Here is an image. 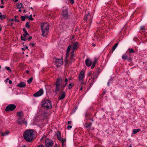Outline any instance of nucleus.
<instances>
[{
  "label": "nucleus",
  "mask_w": 147,
  "mask_h": 147,
  "mask_svg": "<svg viewBox=\"0 0 147 147\" xmlns=\"http://www.w3.org/2000/svg\"><path fill=\"white\" fill-rule=\"evenodd\" d=\"M34 131L32 129L26 130L23 134L24 140L29 142H31L34 140Z\"/></svg>",
  "instance_id": "1"
},
{
  "label": "nucleus",
  "mask_w": 147,
  "mask_h": 147,
  "mask_svg": "<svg viewBox=\"0 0 147 147\" xmlns=\"http://www.w3.org/2000/svg\"><path fill=\"white\" fill-rule=\"evenodd\" d=\"M40 29L42 32L41 35L43 37H46L49 33V26L48 24L42 23L40 24Z\"/></svg>",
  "instance_id": "2"
},
{
  "label": "nucleus",
  "mask_w": 147,
  "mask_h": 147,
  "mask_svg": "<svg viewBox=\"0 0 147 147\" xmlns=\"http://www.w3.org/2000/svg\"><path fill=\"white\" fill-rule=\"evenodd\" d=\"M42 107L47 109H51L52 107L51 101L49 99H43L42 101Z\"/></svg>",
  "instance_id": "3"
},
{
  "label": "nucleus",
  "mask_w": 147,
  "mask_h": 147,
  "mask_svg": "<svg viewBox=\"0 0 147 147\" xmlns=\"http://www.w3.org/2000/svg\"><path fill=\"white\" fill-rule=\"evenodd\" d=\"M16 108V106L15 104H10L7 105L5 108V111L7 112L12 111Z\"/></svg>",
  "instance_id": "4"
},
{
  "label": "nucleus",
  "mask_w": 147,
  "mask_h": 147,
  "mask_svg": "<svg viewBox=\"0 0 147 147\" xmlns=\"http://www.w3.org/2000/svg\"><path fill=\"white\" fill-rule=\"evenodd\" d=\"M63 62V59L62 57L61 59H55V63L56 66L57 67H60L62 64Z\"/></svg>",
  "instance_id": "5"
},
{
  "label": "nucleus",
  "mask_w": 147,
  "mask_h": 147,
  "mask_svg": "<svg viewBox=\"0 0 147 147\" xmlns=\"http://www.w3.org/2000/svg\"><path fill=\"white\" fill-rule=\"evenodd\" d=\"M68 9H66L62 11L61 15L63 18L67 19L69 18V15L68 14L67 11Z\"/></svg>",
  "instance_id": "6"
},
{
  "label": "nucleus",
  "mask_w": 147,
  "mask_h": 147,
  "mask_svg": "<svg viewBox=\"0 0 147 147\" xmlns=\"http://www.w3.org/2000/svg\"><path fill=\"white\" fill-rule=\"evenodd\" d=\"M53 144V142L51 140L49 139H46L45 142L46 147H52Z\"/></svg>",
  "instance_id": "7"
},
{
  "label": "nucleus",
  "mask_w": 147,
  "mask_h": 147,
  "mask_svg": "<svg viewBox=\"0 0 147 147\" xmlns=\"http://www.w3.org/2000/svg\"><path fill=\"white\" fill-rule=\"evenodd\" d=\"M44 93L43 90L42 89H41L38 92L34 93L33 96L35 97H38L42 95Z\"/></svg>",
  "instance_id": "8"
},
{
  "label": "nucleus",
  "mask_w": 147,
  "mask_h": 147,
  "mask_svg": "<svg viewBox=\"0 0 147 147\" xmlns=\"http://www.w3.org/2000/svg\"><path fill=\"white\" fill-rule=\"evenodd\" d=\"M92 17L91 15H90L89 13L87 15H85V16L84 20L87 21V20H89V23L91 24L92 21Z\"/></svg>",
  "instance_id": "9"
},
{
  "label": "nucleus",
  "mask_w": 147,
  "mask_h": 147,
  "mask_svg": "<svg viewBox=\"0 0 147 147\" xmlns=\"http://www.w3.org/2000/svg\"><path fill=\"white\" fill-rule=\"evenodd\" d=\"M85 77V72L84 71H82L80 73L79 76V80H83Z\"/></svg>",
  "instance_id": "10"
},
{
  "label": "nucleus",
  "mask_w": 147,
  "mask_h": 147,
  "mask_svg": "<svg viewBox=\"0 0 147 147\" xmlns=\"http://www.w3.org/2000/svg\"><path fill=\"white\" fill-rule=\"evenodd\" d=\"M56 135L57 139L61 141L64 142L65 141V139L61 138V134L59 131H58L56 133Z\"/></svg>",
  "instance_id": "11"
},
{
  "label": "nucleus",
  "mask_w": 147,
  "mask_h": 147,
  "mask_svg": "<svg viewBox=\"0 0 147 147\" xmlns=\"http://www.w3.org/2000/svg\"><path fill=\"white\" fill-rule=\"evenodd\" d=\"M92 124L91 123H88L86 122L84 125V127L85 128L87 129V130H90Z\"/></svg>",
  "instance_id": "12"
},
{
  "label": "nucleus",
  "mask_w": 147,
  "mask_h": 147,
  "mask_svg": "<svg viewBox=\"0 0 147 147\" xmlns=\"http://www.w3.org/2000/svg\"><path fill=\"white\" fill-rule=\"evenodd\" d=\"M61 92L62 93V94H61L58 97V99L59 100H61L64 99L65 96V93L63 91H61Z\"/></svg>",
  "instance_id": "13"
},
{
  "label": "nucleus",
  "mask_w": 147,
  "mask_h": 147,
  "mask_svg": "<svg viewBox=\"0 0 147 147\" xmlns=\"http://www.w3.org/2000/svg\"><path fill=\"white\" fill-rule=\"evenodd\" d=\"M85 63L87 66L89 67L92 64V62L89 58H87L85 61Z\"/></svg>",
  "instance_id": "14"
},
{
  "label": "nucleus",
  "mask_w": 147,
  "mask_h": 147,
  "mask_svg": "<svg viewBox=\"0 0 147 147\" xmlns=\"http://www.w3.org/2000/svg\"><path fill=\"white\" fill-rule=\"evenodd\" d=\"M26 86V83L23 82H21L20 83L18 84L17 86L20 88L25 87Z\"/></svg>",
  "instance_id": "15"
},
{
  "label": "nucleus",
  "mask_w": 147,
  "mask_h": 147,
  "mask_svg": "<svg viewBox=\"0 0 147 147\" xmlns=\"http://www.w3.org/2000/svg\"><path fill=\"white\" fill-rule=\"evenodd\" d=\"M62 83V80L60 78H58L55 84V85H57L60 86Z\"/></svg>",
  "instance_id": "16"
},
{
  "label": "nucleus",
  "mask_w": 147,
  "mask_h": 147,
  "mask_svg": "<svg viewBox=\"0 0 147 147\" xmlns=\"http://www.w3.org/2000/svg\"><path fill=\"white\" fill-rule=\"evenodd\" d=\"M9 133V131L8 130H7L5 132H2L1 133V136H7L8 135Z\"/></svg>",
  "instance_id": "17"
},
{
  "label": "nucleus",
  "mask_w": 147,
  "mask_h": 147,
  "mask_svg": "<svg viewBox=\"0 0 147 147\" xmlns=\"http://www.w3.org/2000/svg\"><path fill=\"white\" fill-rule=\"evenodd\" d=\"M23 31L24 33V34L23 35V36L25 37H26V36L28 35L29 36V34L27 32V31L26 30V29L25 28H24L23 29Z\"/></svg>",
  "instance_id": "18"
},
{
  "label": "nucleus",
  "mask_w": 147,
  "mask_h": 147,
  "mask_svg": "<svg viewBox=\"0 0 147 147\" xmlns=\"http://www.w3.org/2000/svg\"><path fill=\"white\" fill-rule=\"evenodd\" d=\"M97 59L96 58H95L94 60V61L93 62V63L92 64L91 67V68L92 69H93L94 68L96 63V62L97 61Z\"/></svg>",
  "instance_id": "19"
},
{
  "label": "nucleus",
  "mask_w": 147,
  "mask_h": 147,
  "mask_svg": "<svg viewBox=\"0 0 147 147\" xmlns=\"http://www.w3.org/2000/svg\"><path fill=\"white\" fill-rule=\"evenodd\" d=\"M140 131V129L139 128L137 129H134L132 131V134H136L138 132Z\"/></svg>",
  "instance_id": "20"
},
{
  "label": "nucleus",
  "mask_w": 147,
  "mask_h": 147,
  "mask_svg": "<svg viewBox=\"0 0 147 147\" xmlns=\"http://www.w3.org/2000/svg\"><path fill=\"white\" fill-rule=\"evenodd\" d=\"M78 45V43L77 42H75L73 45L72 48L73 49H75L76 50Z\"/></svg>",
  "instance_id": "21"
},
{
  "label": "nucleus",
  "mask_w": 147,
  "mask_h": 147,
  "mask_svg": "<svg viewBox=\"0 0 147 147\" xmlns=\"http://www.w3.org/2000/svg\"><path fill=\"white\" fill-rule=\"evenodd\" d=\"M60 86L55 85V92H56V94H57V92H58V91L60 89L59 88Z\"/></svg>",
  "instance_id": "22"
},
{
  "label": "nucleus",
  "mask_w": 147,
  "mask_h": 147,
  "mask_svg": "<svg viewBox=\"0 0 147 147\" xmlns=\"http://www.w3.org/2000/svg\"><path fill=\"white\" fill-rule=\"evenodd\" d=\"M128 51L129 52V56H130V54L132 53H135V51L132 48H129L128 49Z\"/></svg>",
  "instance_id": "23"
},
{
  "label": "nucleus",
  "mask_w": 147,
  "mask_h": 147,
  "mask_svg": "<svg viewBox=\"0 0 147 147\" xmlns=\"http://www.w3.org/2000/svg\"><path fill=\"white\" fill-rule=\"evenodd\" d=\"M85 117L86 118V119L88 120L87 119V117H91V114L90 113L88 112H86L85 114Z\"/></svg>",
  "instance_id": "24"
},
{
  "label": "nucleus",
  "mask_w": 147,
  "mask_h": 147,
  "mask_svg": "<svg viewBox=\"0 0 147 147\" xmlns=\"http://www.w3.org/2000/svg\"><path fill=\"white\" fill-rule=\"evenodd\" d=\"M71 45H69L67 48V49L66 51V53H69L70 49L71 48Z\"/></svg>",
  "instance_id": "25"
},
{
  "label": "nucleus",
  "mask_w": 147,
  "mask_h": 147,
  "mask_svg": "<svg viewBox=\"0 0 147 147\" xmlns=\"http://www.w3.org/2000/svg\"><path fill=\"white\" fill-rule=\"evenodd\" d=\"M118 43H117L115 44L114 46L112 48V52H113L114 51V50H115V49L116 48L117 46H118Z\"/></svg>",
  "instance_id": "26"
},
{
  "label": "nucleus",
  "mask_w": 147,
  "mask_h": 147,
  "mask_svg": "<svg viewBox=\"0 0 147 147\" xmlns=\"http://www.w3.org/2000/svg\"><path fill=\"white\" fill-rule=\"evenodd\" d=\"M17 115L20 118H21L23 115V113L22 111L18 112L17 113Z\"/></svg>",
  "instance_id": "27"
},
{
  "label": "nucleus",
  "mask_w": 147,
  "mask_h": 147,
  "mask_svg": "<svg viewBox=\"0 0 147 147\" xmlns=\"http://www.w3.org/2000/svg\"><path fill=\"white\" fill-rule=\"evenodd\" d=\"M26 17L28 18V20H33L34 19L32 17V15H30L29 16H26Z\"/></svg>",
  "instance_id": "28"
},
{
  "label": "nucleus",
  "mask_w": 147,
  "mask_h": 147,
  "mask_svg": "<svg viewBox=\"0 0 147 147\" xmlns=\"http://www.w3.org/2000/svg\"><path fill=\"white\" fill-rule=\"evenodd\" d=\"M5 18V16L4 15H2L1 14L0 15V19L1 20H3Z\"/></svg>",
  "instance_id": "29"
},
{
  "label": "nucleus",
  "mask_w": 147,
  "mask_h": 147,
  "mask_svg": "<svg viewBox=\"0 0 147 147\" xmlns=\"http://www.w3.org/2000/svg\"><path fill=\"white\" fill-rule=\"evenodd\" d=\"M23 4L22 3L19 4L17 6V8L18 9H20L22 7Z\"/></svg>",
  "instance_id": "30"
},
{
  "label": "nucleus",
  "mask_w": 147,
  "mask_h": 147,
  "mask_svg": "<svg viewBox=\"0 0 147 147\" xmlns=\"http://www.w3.org/2000/svg\"><path fill=\"white\" fill-rule=\"evenodd\" d=\"M128 56L127 55H123L122 56V59H127Z\"/></svg>",
  "instance_id": "31"
},
{
  "label": "nucleus",
  "mask_w": 147,
  "mask_h": 147,
  "mask_svg": "<svg viewBox=\"0 0 147 147\" xmlns=\"http://www.w3.org/2000/svg\"><path fill=\"white\" fill-rule=\"evenodd\" d=\"M67 84V82H65V83L62 85L61 86V88L63 89H64Z\"/></svg>",
  "instance_id": "32"
},
{
  "label": "nucleus",
  "mask_w": 147,
  "mask_h": 147,
  "mask_svg": "<svg viewBox=\"0 0 147 147\" xmlns=\"http://www.w3.org/2000/svg\"><path fill=\"white\" fill-rule=\"evenodd\" d=\"M73 86V85L71 83H70L68 86V89H69V90L71 89L72 88Z\"/></svg>",
  "instance_id": "33"
},
{
  "label": "nucleus",
  "mask_w": 147,
  "mask_h": 147,
  "mask_svg": "<svg viewBox=\"0 0 147 147\" xmlns=\"http://www.w3.org/2000/svg\"><path fill=\"white\" fill-rule=\"evenodd\" d=\"M33 80V78L31 77L28 80L27 82L29 84H30L32 81Z\"/></svg>",
  "instance_id": "34"
},
{
  "label": "nucleus",
  "mask_w": 147,
  "mask_h": 147,
  "mask_svg": "<svg viewBox=\"0 0 147 147\" xmlns=\"http://www.w3.org/2000/svg\"><path fill=\"white\" fill-rule=\"evenodd\" d=\"M23 120L21 118H19L18 120V122L19 124H21Z\"/></svg>",
  "instance_id": "35"
},
{
  "label": "nucleus",
  "mask_w": 147,
  "mask_h": 147,
  "mask_svg": "<svg viewBox=\"0 0 147 147\" xmlns=\"http://www.w3.org/2000/svg\"><path fill=\"white\" fill-rule=\"evenodd\" d=\"M26 27L27 29H29L30 28L29 22H27L26 24Z\"/></svg>",
  "instance_id": "36"
},
{
  "label": "nucleus",
  "mask_w": 147,
  "mask_h": 147,
  "mask_svg": "<svg viewBox=\"0 0 147 147\" xmlns=\"http://www.w3.org/2000/svg\"><path fill=\"white\" fill-rule=\"evenodd\" d=\"M26 37H25L24 36H21V39L22 40L26 41L27 40V38H26Z\"/></svg>",
  "instance_id": "37"
},
{
  "label": "nucleus",
  "mask_w": 147,
  "mask_h": 147,
  "mask_svg": "<svg viewBox=\"0 0 147 147\" xmlns=\"http://www.w3.org/2000/svg\"><path fill=\"white\" fill-rule=\"evenodd\" d=\"M21 18L22 19V21H24L26 19V16H21Z\"/></svg>",
  "instance_id": "38"
},
{
  "label": "nucleus",
  "mask_w": 147,
  "mask_h": 147,
  "mask_svg": "<svg viewBox=\"0 0 147 147\" xmlns=\"http://www.w3.org/2000/svg\"><path fill=\"white\" fill-rule=\"evenodd\" d=\"M5 68L7 70L9 71L10 72L11 71V70L9 67H5Z\"/></svg>",
  "instance_id": "39"
},
{
  "label": "nucleus",
  "mask_w": 147,
  "mask_h": 147,
  "mask_svg": "<svg viewBox=\"0 0 147 147\" xmlns=\"http://www.w3.org/2000/svg\"><path fill=\"white\" fill-rule=\"evenodd\" d=\"M65 65H67L68 64V61L67 60V59H65Z\"/></svg>",
  "instance_id": "40"
},
{
  "label": "nucleus",
  "mask_w": 147,
  "mask_h": 147,
  "mask_svg": "<svg viewBox=\"0 0 147 147\" xmlns=\"http://www.w3.org/2000/svg\"><path fill=\"white\" fill-rule=\"evenodd\" d=\"M74 58H71V57H70V63L71 64V63L73 62L74 60Z\"/></svg>",
  "instance_id": "41"
},
{
  "label": "nucleus",
  "mask_w": 147,
  "mask_h": 147,
  "mask_svg": "<svg viewBox=\"0 0 147 147\" xmlns=\"http://www.w3.org/2000/svg\"><path fill=\"white\" fill-rule=\"evenodd\" d=\"M69 56V53H66V57L65 59H67Z\"/></svg>",
  "instance_id": "42"
},
{
  "label": "nucleus",
  "mask_w": 147,
  "mask_h": 147,
  "mask_svg": "<svg viewBox=\"0 0 147 147\" xmlns=\"http://www.w3.org/2000/svg\"><path fill=\"white\" fill-rule=\"evenodd\" d=\"M127 61H132V59L131 57H130L129 58L127 57Z\"/></svg>",
  "instance_id": "43"
},
{
  "label": "nucleus",
  "mask_w": 147,
  "mask_h": 147,
  "mask_svg": "<svg viewBox=\"0 0 147 147\" xmlns=\"http://www.w3.org/2000/svg\"><path fill=\"white\" fill-rule=\"evenodd\" d=\"M28 48V47L27 46H25L24 47L22 48V50L24 51L26 49Z\"/></svg>",
  "instance_id": "44"
},
{
  "label": "nucleus",
  "mask_w": 147,
  "mask_h": 147,
  "mask_svg": "<svg viewBox=\"0 0 147 147\" xmlns=\"http://www.w3.org/2000/svg\"><path fill=\"white\" fill-rule=\"evenodd\" d=\"M72 127L71 125H69V126H68L67 127V129H71V128H72Z\"/></svg>",
  "instance_id": "45"
},
{
  "label": "nucleus",
  "mask_w": 147,
  "mask_h": 147,
  "mask_svg": "<svg viewBox=\"0 0 147 147\" xmlns=\"http://www.w3.org/2000/svg\"><path fill=\"white\" fill-rule=\"evenodd\" d=\"M92 74V73L91 71H89L88 73V76H91Z\"/></svg>",
  "instance_id": "46"
},
{
  "label": "nucleus",
  "mask_w": 147,
  "mask_h": 147,
  "mask_svg": "<svg viewBox=\"0 0 147 147\" xmlns=\"http://www.w3.org/2000/svg\"><path fill=\"white\" fill-rule=\"evenodd\" d=\"M76 50V49H73L72 48V50L71 51V53L74 54V51Z\"/></svg>",
  "instance_id": "47"
},
{
  "label": "nucleus",
  "mask_w": 147,
  "mask_h": 147,
  "mask_svg": "<svg viewBox=\"0 0 147 147\" xmlns=\"http://www.w3.org/2000/svg\"><path fill=\"white\" fill-rule=\"evenodd\" d=\"M66 141V139H65V141L64 142L63 141H61L62 142V146H65V144L64 143V142H65Z\"/></svg>",
  "instance_id": "48"
},
{
  "label": "nucleus",
  "mask_w": 147,
  "mask_h": 147,
  "mask_svg": "<svg viewBox=\"0 0 147 147\" xmlns=\"http://www.w3.org/2000/svg\"><path fill=\"white\" fill-rule=\"evenodd\" d=\"M97 76L96 75L94 76L93 77V79L95 80L97 78Z\"/></svg>",
  "instance_id": "49"
},
{
  "label": "nucleus",
  "mask_w": 147,
  "mask_h": 147,
  "mask_svg": "<svg viewBox=\"0 0 147 147\" xmlns=\"http://www.w3.org/2000/svg\"><path fill=\"white\" fill-rule=\"evenodd\" d=\"M32 38V37L31 36H30L27 39L28 41H30L31 39Z\"/></svg>",
  "instance_id": "50"
},
{
  "label": "nucleus",
  "mask_w": 147,
  "mask_h": 147,
  "mask_svg": "<svg viewBox=\"0 0 147 147\" xmlns=\"http://www.w3.org/2000/svg\"><path fill=\"white\" fill-rule=\"evenodd\" d=\"M70 3L71 4H73L74 3V0H70Z\"/></svg>",
  "instance_id": "51"
},
{
  "label": "nucleus",
  "mask_w": 147,
  "mask_h": 147,
  "mask_svg": "<svg viewBox=\"0 0 147 147\" xmlns=\"http://www.w3.org/2000/svg\"><path fill=\"white\" fill-rule=\"evenodd\" d=\"M140 29L141 30H144L145 27L144 26H142L141 27Z\"/></svg>",
  "instance_id": "52"
},
{
  "label": "nucleus",
  "mask_w": 147,
  "mask_h": 147,
  "mask_svg": "<svg viewBox=\"0 0 147 147\" xmlns=\"http://www.w3.org/2000/svg\"><path fill=\"white\" fill-rule=\"evenodd\" d=\"M29 45H31L32 47H34V44L33 43H30Z\"/></svg>",
  "instance_id": "53"
},
{
  "label": "nucleus",
  "mask_w": 147,
  "mask_h": 147,
  "mask_svg": "<svg viewBox=\"0 0 147 147\" xmlns=\"http://www.w3.org/2000/svg\"><path fill=\"white\" fill-rule=\"evenodd\" d=\"M81 85H82V86H83V85H86V84L85 83H84V82H82L81 83Z\"/></svg>",
  "instance_id": "54"
},
{
  "label": "nucleus",
  "mask_w": 147,
  "mask_h": 147,
  "mask_svg": "<svg viewBox=\"0 0 147 147\" xmlns=\"http://www.w3.org/2000/svg\"><path fill=\"white\" fill-rule=\"evenodd\" d=\"M71 55L70 56V57L71 58H73L74 57V54L73 53H71Z\"/></svg>",
  "instance_id": "55"
},
{
  "label": "nucleus",
  "mask_w": 147,
  "mask_h": 147,
  "mask_svg": "<svg viewBox=\"0 0 147 147\" xmlns=\"http://www.w3.org/2000/svg\"><path fill=\"white\" fill-rule=\"evenodd\" d=\"M37 147H45L44 146L42 145H38Z\"/></svg>",
  "instance_id": "56"
},
{
  "label": "nucleus",
  "mask_w": 147,
  "mask_h": 147,
  "mask_svg": "<svg viewBox=\"0 0 147 147\" xmlns=\"http://www.w3.org/2000/svg\"><path fill=\"white\" fill-rule=\"evenodd\" d=\"M8 82H9V83L10 84H11L12 83V81L10 80H9Z\"/></svg>",
  "instance_id": "57"
},
{
  "label": "nucleus",
  "mask_w": 147,
  "mask_h": 147,
  "mask_svg": "<svg viewBox=\"0 0 147 147\" xmlns=\"http://www.w3.org/2000/svg\"><path fill=\"white\" fill-rule=\"evenodd\" d=\"M9 78H7L6 79V80H5V82H8V81H9Z\"/></svg>",
  "instance_id": "58"
},
{
  "label": "nucleus",
  "mask_w": 147,
  "mask_h": 147,
  "mask_svg": "<svg viewBox=\"0 0 147 147\" xmlns=\"http://www.w3.org/2000/svg\"><path fill=\"white\" fill-rule=\"evenodd\" d=\"M71 121H68L67 122V123H68V124H69V125L71 124Z\"/></svg>",
  "instance_id": "59"
},
{
  "label": "nucleus",
  "mask_w": 147,
  "mask_h": 147,
  "mask_svg": "<svg viewBox=\"0 0 147 147\" xmlns=\"http://www.w3.org/2000/svg\"><path fill=\"white\" fill-rule=\"evenodd\" d=\"M68 81V80L67 78H66L65 80V82H67Z\"/></svg>",
  "instance_id": "60"
},
{
  "label": "nucleus",
  "mask_w": 147,
  "mask_h": 147,
  "mask_svg": "<svg viewBox=\"0 0 147 147\" xmlns=\"http://www.w3.org/2000/svg\"><path fill=\"white\" fill-rule=\"evenodd\" d=\"M14 20H15V22H19V20H17L16 19H15Z\"/></svg>",
  "instance_id": "61"
},
{
  "label": "nucleus",
  "mask_w": 147,
  "mask_h": 147,
  "mask_svg": "<svg viewBox=\"0 0 147 147\" xmlns=\"http://www.w3.org/2000/svg\"><path fill=\"white\" fill-rule=\"evenodd\" d=\"M22 123L26 125V124H27V122H26V121L23 122Z\"/></svg>",
  "instance_id": "62"
},
{
  "label": "nucleus",
  "mask_w": 147,
  "mask_h": 147,
  "mask_svg": "<svg viewBox=\"0 0 147 147\" xmlns=\"http://www.w3.org/2000/svg\"><path fill=\"white\" fill-rule=\"evenodd\" d=\"M53 147H58V146H57V144H56Z\"/></svg>",
  "instance_id": "63"
},
{
  "label": "nucleus",
  "mask_w": 147,
  "mask_h": 147,
  "mask_svg": "<svg viewBox=\"0 0 147 147\" xmlns=\"http://www.w3.org/2000/svg\"><path fill=\"white\" fill-rule=\"evenodd\" d=\"M9 21H12V22H13L14 21V19H13L12 18V19H11Z\"/></svg>",
  "instance_id": "64"
}]
</instances>
